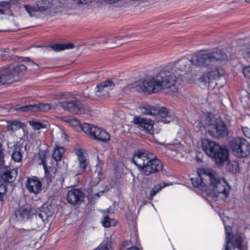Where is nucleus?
<instances>
[{"instance_id":"f257e3e1","label":"nucleus","mask_w":250,"mask_h":250,"mask_svg":"<svg viewBox=\"0 0 250 250\" xmlns=\"http://www.w3.org/2000/svg\"><path fill=\"white\" fill-rule=\"evenodd\" d=\"M179 74H174L168 65L161 70L155 75L139 81L131 85V88L138 92L148 94L157 93L161 90L174 86Z\"/></svg>"},{"instance_id":"f03ea898","label":"nucleus","mask_w":250,"mask_h":250,"mask_svg":"<svg viewBox=\"0 0 250 250\" xmlns=\"http://www.w3.org/2000/svg\"><path fill=\"white\" fill-rule=\"evenodd\" d=\"M227 58L226 53L220 49L209 52H200L192 56L191 63L196 66L212 68Z\"/></svg>"},{"instance_id":"7ed1b4c3","label":"nucleus","mask_w":250,"mask_h":250,"mask_svg":"<svg viewBox=\"0 0 250 250\" xmlns=\"http://www.w3.org/2000/svg\"><path fill=\"white\" fill-rule=\"evenodd\" d=\"M206 128L208 134L214 138L222 139L229 134L225 123L219 118H207Z\"/></svg>"},{"instance_id":"20e7f679","label":"nucleus","mask_w":250,"mask_h":250,"mask_svg":"<svg viewBox=\"0 0 250 250\" xmlns=\"http://www.w3.org/2000/svg\"><path fill=\"white\" fill-rule=\"evenodd\" d=\"M206 177L209 179L208 186L212 188L215 196L225 198L228 197L230 187L224 179L217 177L212 171H211L210 176Z\"/></svg>"},{"instance_id":"39448f33","label":"nucleus","mask_w":250,"mask_h":250,"mask_svg":"<svg viewBox=\"0 0 250 250\" xmlns=\"http://www.w3.org/2000/svg\"><path fill=\"white\" fill-rule=\"evenodd\" d=\"M81 128L90 139L104 143L110 141L109 134L105 130L97 126L84 123L82 125Z\"/></svg>"},{"instance_id":"423d86ee","label":"nucleus","mask_w":250,"mask_h":250,"mask_svg":"<svg viewBox=\"0 0 250 250\" xmlns=\"http://www.w3.org/2000/svg\"><path fill=\"white\" fill-rule=\"evenodd\" d=\"M230 147L234 156L245 158L250 154V144L245 138L235 137L230 141Z\"/></svg>"},{"instance_id":"0eeeda50","label":"nucleus","mask_w":250,"mask_h":250,"mask_svg":"<svg viewBox=\"0 0 250 250\" xmlns=\"http://www.w3.org/2000/svg\"><path fill=\"white\" fill-rule=\"evenodd\" d=\"M163 169V164L155 156L152 155L146 166L142 168V172L146 176L156 173L162 171Z\"/></svg>"},{"instance_id":"6e6552de","label":"nucleus","mask_w":250,"mask_h":250,"mask_svg":"<svg viewBox=\"0 0 250 250\" xmlns=\"http://www.w3.org/2000/svg\"><path fill=\"white\" fill-rule=\"evenodd\" d=\"M59 106L74 114H83L85 112V107L80 101L71 100L60 102Z\"/></svg>"},{"instance_id":"1a4fd4ad","label":"nucleus","mask_w":250,"mask_h":250,"mask_svg":"<svg viewBox=\"0 0 250 250\" xmlns=\"http://www.w3.org/2000/svg\"><path fill=\"white\" fill-rule=\"evenodd\" d=\"M152 154L146 150L139 149L134 153L132 162L142 172V168L146 166Z\"/></svg>"},{"instance_id":"9d476101","label":"nucleus","mask_w":250,"mask_h":250,"mask_svg":"<svg viewBox=\"0 0 250 250\" xmlns=\"http://www.w3.org/2000/svg\"><path fill=\"white\" fill-rule=\"evenodd\" d=\"M51 216V213L47 214L45 210H40L31 218V223L33 229L41 230L45 225V222L47 220L49 216Z\"/></svg>"},{"instance_id":"9b49d317","label":"nucleus","mask_w":250,"mask_h":250,"mask_svg":"<svg viewBox=\"0 0 250 250\" xmlns=\"http://www.w3.org/2000/svg\"><path fill=\"white\" fill-rule=\"evenodd\" d=\"M190 63L191 59L189 60L186 57H183L168 66L171 67L174 74H179L180 77L182 75L181 73L186 72L189 69Z\"/></svg>"},{"instance_id":"f8f14e48","label":"nucleus","mask_w":250,"mask_h":250,"mask_svg":"<svg viewBox=\"0 0 250 250\" xmlns=\"http://www.w3.org/2000/svg\"><path fill=\"white\" fill-rule=\"evenodd\" d=\"M84 193L78 188H72L67 194V202L72 205H80L84 201Z\"/></svg>"},{"instance_id":"ddd939ff","label":"nucleus","mask_w":250,"mask_h":250,"mask_svg":"<svg viewBox=\"0 0 250 250\" xmlns=\"http://www.w3.org/2000/svg\"><path fill=\"white\" fill-rule=\"evenodd\" d=\"M114 83L110 79H107L97 85L95 90L96 95L98 97L108 96L109 91L114 88Z\"/></svg>"},{"instance_id":"4468645a","label":"nucleus","mask_w":250,"mask_h":250,"mask_svg":"<svg viewBox=\"0 0 250 250\" xmlns=\"http://www.w3.org/2000/svg\"><path fill=\"white\" fill-rule=\"evenodd\" d=\"M18 175L17 169H11L10 167L5 166L0 167V178L3 180V183H11L13 182Z\"/></svg>"},{"instance_id":"2eb2a0df","label":"nucleus","mask_w":250,"mask_h":250,"mask_svg":"<svg viewBox=\"0 0 250 250\" xmlns=\"http://www.w3.org/2000/svg\"><path fill=\"white\" fill-rule=\"evenodd\" d=\"M133 123L134 124L138 125L140 127L144 129L149 134L153 135L154 133L153 121L135 116L133 119Z\"/></svg>"},{"instance_id":"dca6fc26","label":"nucleus","mask_w":250,"mask_h":250,"mask_svg":"<svg viewBox=\"0 0 250 250\" xmlns=\"http://www.w3.org/2000/svg\"><path fill=\"white\" fill-rule=\"evenodd\" d=\"M224 74V71L222 67L216 68L214 70L209 71L207 74H204L199 79L200 82L206 84L211 83L212 80L219 79Z\"/></svg>"},{"instance_id":"f3484780","label":"nucleus","mask_w":250,"mask_h":250,"mask_svg":"<svg viewBox=\"0 0 250 250\" xmlns=\"http://www.w3.org/2000/svg\"><path fill=\"white\" fill-rule=\"evenodd\" d=\"M25 187L30 193L37 194L42 191V183L36 176L28 178L25 183Z\"/></svg>"},{"instance_id":"a211bd4d","label":"nucleus","mask_w":250,"mask_h":250,"mask_svg":"<svg viewBox=\"0 0 250 250\" xmlns=\"http://www.w3.org/2000/svg\"><path fill=\"white\" fill-rule=\"evenodd\" d=\"M11 67H3L0 69V86L8 85L16 82Z\"/></svg>"},{"instance_id":"6ab92c4d","label":"nucleus","mask_w":250,"mask_h":250,"mask_svg":"<svg viewBox=\"0 0 250 250\" xmlns=\"http://www.w3.org/2000/svg\"><path fill=\"white\" fill-rule=\"evenodd\" d=\"M229 156V151L228 149L225 147L220 146L219 149L215 151L212 158L214 159L216 165L218 166H222L228 160Z\"/></svg>"},{"instance_id":"aec40b11","label":"nucleus","mask_w":250,"mask_h":250,"mask_svg":"<svg viewBox=\"0 0 250 250\" xmlns=\"http://www.w3.org/2000/svg\"><path fill=\"white\" fill-rule=\"evenodd\" d=\"M220 146L218 144L208 139H204L202 141L203 150L207 155L211 158L214 155L215 151L219 149Z\"/></svg>"},{"instance_id":"412c9836","label":"nucleus","mask_w":250,"mask_h":250,"mask_svg":"<svg viewBox=\"0 0 250 250\" xmlns=\"http://www.w3.org/2000/svg\"><path fill=\"white\" fill-rule=\"evenodd\" d=\"M211 170L209 169H204L201 175H199L197 178L191 179V183L194 187L199 188L202 185L208 187L209 179L206 178L207 176H210Z\"/></svg>"},{"instance_id":"4be33fe9","label":"nucleus","mask_w":250,"mask_h":250,"mask_svg":"<svg viewBox=\"0 0 250 250\" xmlns=\"http://www.w3.org/2000/svg\"><path fill=\"white\" fill-rule=\"evenodd\" d=\"M76 154L78 157V166L80 170L84 172L89 165V160L87 155L84 153L82 149L76 150Z\"/></svg>"},{"instance_id":"5701e85b","label":"nucleus","mask_w":250,"mask_h":250,"mask_svg":"<svg viewBox=\"0 0 250 250\" xmlns=\"http://www.w3.org/2000/svg\"><path fill=\"white\" fill-rule=\"evenodd\" d=\"M11 70L12 71L13 76L17 77L15 78L16 82L19 81L21 77L25 74L27 68L23 64H19L13 67H11Z\"/></svg>"},{"instance_id":"b1692460","label":"nucleus","mask_w":250,"mask_h":250,"mask_svg":"<svg viewBox=\"0 0 250 250\" xmlns=\"http://www.w3.org/2000/svg\"><path fill=\"white\" fill-rule=\"evenodd\" d=\"M242 241L243 240L241 233H239L235 234H233L230 237L229 245L231 244V247L232 248H236L239 250H241L242 248Z\"/></svg>"},{"instance_id":"393cba45","label":"nucleus","mask_w":250,"mask_h":250,"mask_svg":"<svg viewBox=\"0 0 250 250\" xmlns=\"http://www.w3.org/2000/svg\"><path fill=\"white\" fill-rule=\"evenodd\" d=\"M31 211L26 208H22L15 212L17 219L20 221H24L29 218Z\"/></svg>"},{"instance_id":"a878e982","label":"nucleus","mask_w":250,"mask_h":250,"mask_svg":"<svg viewBox=\"0 0 250 250\" xmlns=\"http://www.w3.org/2000/svg\"><path fill=\"white\" fill-rule=\"evenodd\" d=\"M11 60H13V61L15 62H31V63L32 66H35L37 67V68H34L35 69H37L39 67L38 64L31 61L30 59L28 57H19L16 56L11 57L8 55H4L2 59V61Z\"/></svg>"},{"instance_id":"bb28decb","label":"nucleus","mask_w":250,"mask_h":250,"mask_svg":"<svg viewBox=\"0 0 250 250\" xmlns=\"http://www.w3.org/2000/svg\"><path fill=\"white\" fill-rule=\"evenodd\" d=\"M56 2V0H37L36 2L41 12H43L51 8Z\"/></svg>"},{"instance_id":"cd10ccee","label":"nucleus","mask_w":250,"mask_h":250,"mask_svg":"<svg viewBox=\"0 0 250 250\" xmlns=\"http://www.w3.org/2000/svg\"><path fill=\"white\" fill-rule=\"evenodd\" d=\"M140 111L142 114L146 115H156L157 112L156 107L150 105H144L139 107Z\"/></svg>"},{"instance_id":"c85d7f7f","label":"nucleus","mask_w":250,"mask_h":250,"mask_svg":"<svg viewBox=\"0 0 250 250\" xmlns=\"http://www.w3.org/2000/svg\"><path fill=\"white\" fill-rule=\"evenodd\" d=\"M65 149L63 147L56 145L53 154V159L57 162L62 160Z\"/></svg>"},{"instance_id":"c756f323","label":"nucleus","mask_w":250,"mask_h":250,"mask_svg":"<svg viewBox=\"0 0 250 250\" xmlns=\"http://www.w3.org/2000/svg\"><path fill=\"white\" fill-rule=\"evenodd\" d=\"M74 47V45L72 43H56L51 46L52 49L56 52L61 51L65 49H72Z\"/></svg>"},{"instance_id":"7c9ffc66","label":"nucleus","mask_w":250,"mask_h":250,"mask_svg":"<svg viewBox=\"0 0 250 250\" xmlns=\"http://www.w3.org/2000/svg\"><path fill=\"white\" fill-rule=\"evenodd\" d=\"M226 170L232 173H236L239 171V165L236 161L229 162L226 167Z\"/></svg>"},{"instance_id":"2f4dec72","label":"nucleus","mask_w":250,"mask_h":250,"mask_svg":"<svg viewBox=\"0 0 250 250\" xmlns=\"http://www.w3.org/2000/svg\"><path fill=\"white\" fill-rule=\"evenodd\" d=\"M24 8L30 17L34 16L36 12H41L40 7L38 6L37 3L36 5L30 4L24 5Z\"/></svg>"},{"instance_id":"473e14b6","label":"nucleus","mask_w":250,"mask_h":250,"mask_svg":"<svg viewBox=\"0 0 250 250\" xmlns=\"http://www.w3.org/2000/svg\"><path fill=\"white\" fill-rule=\"evenodd\" d=\"M21 127V123L17 121H14L8 123L7 125V128L8 130L14 131L20 129Z\"/></svg>"},{"instance_id":"72a5a7b5","label":"nucleus","mask_w":250,"mask_h":250,"mask_svg":"<svg viewBox=\"0 0 250 250\" xmlns=\"http://www.w3.org/2000/svg\"><path fill=\"white\" fill-rule=\"evenodd\" d=\"M22 157V155L21 153V148H20L19 147H15L12 155V159L15 162H19L21 161Z\"/></svg>"},{"instance_id":"f704fd0d","label":"nucleus","mask_w":250,"mask_h":250,"mask_svg":"<svg viewBox=\"0 0 250 250\" xmlns=\"http://www.w3.org/2000/svg\"><path fill=\"white\" fill-rule=\"evenodd\" d=\"M137 243L136 239L132 238L130 240H125L123 241L120 246V250H126L130 247L132 244H136Z\"/></svg>"},{"instance_id":"c9c22d12","label":"nucleus","mask_w":250,"mask_h":250,"mask_svg":"<svg viewBox=\"0 0 250 250\" xmlns=\"http://www.w3.org/2000/svg\"><path fill=\"white\" fill-rule=\"evenodd\" d=\"M29 124L32 128L37 130H39L42 128H45L47 127V125L40 122H36L34 121H30L29 122Z\"/></svg>"},{"instance_id":"e433bc0d","label":"nucleus","mask_w":250,"mask_h":250,"mask_svg":"<svg viewBox=\"0 0 250 250\" xmlns=\"http://www.w3.org/2000/svg\"><path fill=\"white\" fill-rule=\"evenodd\" d=\"M37 109L36 112L38 111L42 112H47L51 108V106L49 104L39 103L35 104Z\"/></svg>"},{"instance_id":"4c0bfd02","label":"nucleus","mask_w":250,"mask_h":250,"mask_svg":"<svg viewBox=\"0 0 250 250\" xmlns=\"http://www.w3.org/2000/svg\"><path fill=\"white\" fill-rule=\"evenodd\" d=\"M7 192V188L6 185L3 183V180L0 178V201H4V196Z\"/></svg>"},{"instance_id":"58836bf2","label":"nucleus","mask_w":250,"mask_h":250,"mask_svg":"<svg viewBox=\"0 0 250 250\" xmlns=\"http://www.w3.org/2000/svg\"><path fill=\"white\" fill-rule=\"evenodd\" d=\"M163 188V187L160 186L159 185H157L154 186L149 192V194L147 196V198L149 200H152L154 196L156 195V194L161 190Z\"/></svg>"},{"instance_id":"ea45409f","label":"nucleus","mask_w":250,"mask_h":250,"mask_svg":"<svg viewBox=\"0 0 250 250\" xmlns=\"http://www.w3.org/2000/svg\"><path fill=\"white\" fill-rule=\"evenodd\" d=\"M37 109L35 104H29L22 106L18 108V110L22 112L33 111L36 112Z\"/></svg>"},{"instance_id":"a19ab883","label":"nucleus","mask_w":250,"mask_h":250,"mask_svg":"<svg viewBox=\"0 0 250 250\" xmlns=\"http://www.w3.org/2000/svg\"><path fill=\"white\" fill-rule=\"evenodd\" d=\"M38 157L41 161V164L43 166L44 170H46L47 164L46 162V152L45 151H40L38 153Z\"/></svg>"},{"instance_id":"79ce46f5","label":"nucleus","mask_w":250,"mask_h":250,"mask_svg":"<svg viewBox=\"0 0 250 250\" xmlns=\"http://www.w3.org/2000/svg\"><path fill=\"white\" fill-rule=\"evenodd\" d=\"M156 110L157 112L156 113V115H159L162 118H166L167 117L168 114V109L164 107H161L160 108H157Z\"/></svg>"},{"instance_id":"37998d69","label":"nucleus","mask_w":250,"mask_h":250,"mask_svg":"<svg viewBox=\"0 0 250 250\" xmlns=\"http://www.w3.org/2000/svg\"><path fill=\"white\" fill-rule=\"evenodd\" d=\"M242 55L244 58H246L250 60V44H247L242 48Z\"/></svg>"},{"instance_id":"c03bdc74","label":"nucleus","mask_w":250,"mask_h":250,"mask_svg":"<svg viewBox=\"0 0 250 250\" xmlns=\"http://www.w3.org/2000/svg\"><path fill=\"white\" fill-rule=\"evenodd\" d=\"M112 37H114L113 40H108V42L111 43V45L110 46V48H114L116 47L117 46H119L121 44V43H119V44H116V42L117 40H123L125 37L124 36H112Z\"/></svg>"},{"instance_id":"a18cd8bd","label":"nucleus","mask_w":250,"mask_h":250,"mask_svg":"<svg viewBox=\"0 0 250 250\" xmlns=\"http://www.w3.org/2000/svg\"><path fill=\"white\" fill-rule=\"evenodd\" d=\"M231 228L229 226L225 227L226 231V244H229L230 241V237L231 234L230 233Z\"/></svg>"},{"instance_id":"49530a36","label":"nucleus","mask_w":250,"mask_h":250,"mask_svg":"<svg viewBox=\"0 0 250 250\" xmlns=\"http://www.w3.org/2000/svg\"><path fill=\"white\" fill-rule=\"evenodd\" d=\"M46 170H44L45 172V178L44 179L46 180L47 183L48 184L52 182V178L53 176L50 174L49 170L47 168V167H46Z\"/></svg>"},{"instance_id":"de8ad7c7","label":"nucleus","mask_w":250,"mask_h":250,"mask_svg":"<svg viewBox=\"0 0 250 250\" xmlns=\"http://www.w3.org/2000/svg\"><path fill=\"white\" fill-rule=\"evenodd\" d=\"M102 222L104 227L108 228L111 226L110 218L108 216H105Z\"/></svg>"},{"instance_id":"09e8293b","label":"nucleus","mask_w":250,"mask_h":250,"mask_svg":"<svg viewBox=\"0 0 250 250\" xmlns=\"http://www.w3.org/2000/svg\"><path fill=\"white\" fill-rule=\"evenodd\" d=\"M114 37L112 36H108L105 38L100 39L99 41H97L98 43H104L106 44L108 43V40H113Z\"/></svg>"},{"instance_id":"8fccbe9b","label":"nucleus","mask_w":250,"mask_h":250,"mask_svg":"<svg viewBox=\"0 0 250 250\" xmlns=\"http://www.w3.org/2000/svg\"><path fill=\"white\" fill-rule=\"evenodd\" d=\"M244 76L247 79H250V66L245 67L243 69Z\"/></svg>"},{"instance_id":"3c124183","label":"nucleus","mask_w":250,"mask_h":250,"mask_svg":"<svg viewBox=\"0 0 250 250\" xmlns=\"http://www.w3.org/2000/svg\"><path fill=\"white\" fill-rule=\"evenodd\" d=\"M5 148L2 144L0 143V160L4 162V157L5 156Z\"/></svg>"},{"instance_id":"603ef678","label":"nucleus","mask_w":250,"mask_h":250,"mask_svg":"<svg viewBox=\"0 0 250 250\" xmlns=\"http://www.w3.org/2000/svg\"><path fill=\"white\" fill-rule=\"evenodd\" d=\"M0 6L4 9V11L6 9H8L10 7L9 3L6 1H3L0 2Z\"/></svg>"},{"instance_id":"864d4df0","label":"nucleus","mask_w":250,"mask_h":250,"mask_svg":"<svg viewBox=\"0 0 250 250\" xmlns=\"http://www.w3.org/2000/svg\"><path fill=\"white\" fill-rule=\"evenodd\" d=\"M242 131L246 137L250 139V128L248 127H242Z\"/></svg>"},{"instance_id":"5fc2aeb1","label":"nucleus","mask_w":250,"mask_h":250,"mask_svg":"<svg viewBox=\"0 0 250 250\" xmlns=\"http://www.w3.org/2000/svg\"><path fill=\"white\" fill-rule=\"evenodd\" d=\"M95 172L97 173V175L99 176L102 174V170L100 165L97 166Z\"/></svg>"},{"instance_id":"6e6d98bb","label":"nucleus","mask_w":250,"mask_h":250,"mask_svg":"<svg viewBox=\"0 0 250 250\" xmlns=\"http://www.w3.org/2000/svg\"><path fill=\"white\" fill-rule=\"evenodd\" d=\"M79 3L86 4L92 1L93 0H76Z\"/></svg>"},{"instance_id":"4d7b16f0","label":"nucleus","mask_w":250,"mask_h":250,"mask_svg":"<svg viewBox=\"0 0 250 250\" xmlns=\"http://www.w3.org/2000/svg\"><path fill=\"white\" fill-rule=\"evenodd\" d=\"M135 244H132L126 250H139V249L135 246Z\"/></svg>"},{"instance_id":"13d9d810","label":"nucleus","mask_w":250,"mask_h":250,"mask_svg":"<svg viewBox=\"0 0 250 250\" xmlns=\"http://www.w3.org/2000/svg\"><path fill=\"white\" fill-rule=\"evenodd\" d=\"M103 194H104V192L103 191H100V192H99L98 193H95L94 195V198L96 199L98 198H99V197H100L101 195H103Z\"/></svg>"},{"instance_id":"bf43d9fd","label":"nucleus","mask_w":250,"mask_h":250,"mask_svg":"<svg viewBox=\"0 0 250 250\" xmlns=\"http://www.w3.org/2000/svg\"><path fill=\"white\" fill-rule=\"evenodd\" d=\"M104 1L109 3H113L119 1L120 0H103Z\"/></svg>"},{"instance_id":"052dcab7","label":"nucleus","mask_w":250,"mask_h":250,"mask_svg":"<svg viewBox=\"0 0 250 250\" xmlns=\"http://www.w3.org/2000/svg\"><path fill=\"white\" fill-rule=\"evenodd\" d=\"M229 244H227L226 245V248L225 250H234V249L232 248L231 247L229 246Z\"/></svg>"},{"instance_id":"680f3d73","label":"nucleus","mask_w":250,"mask_h":250,"mask_svg":"<svg viewBox=\"0 0 250 250\" xmlns=\"http://www.w3.org/2000/svg\"><path fill=\"white\" fill-rule=\"evenodd\" d=\"M4 13V9L0 6V14H3Z\"/></svg>"},{"instance_id":"e2e57ef3","label":"nucleus","mask_w":250,"mask_h":250,"mask_svg":"<svg viewBox=\"0 0 250 250\" xmlns=\"http://www.w3.org/2000/svg\"><path fill=\"white\" fill-rule=\"evenodd\" d=\"M163 122L165 124H167L170 122V120H167V119H165L163 120Z\"/></svg>"},{"instance_id":"0e129e2a","label":"nucleus","mask_w":250,"mask_h":250,"mask_svg":"<svg viewBox=\"0 0 250 250\" xmlns=\"http://www.w3.org/2000/svg\"><path fill=\"white\" fill-rule=\"evenodd\" d=\"M87 75L90 77H91L93 75H95V73L93 72H90L87 74Z\"/></svg>"},{"instance_id":"69168bd1","label":"nucleus","mask_w":250,"mask_h":250,"mask_svg":"<svg viewBox=\"0 0 250 250\" xmlns=\"http://www.w3.org/2000/svg\"><path fill=\"white\" fill-rule=\"evenodd\" d=\"M94 79V80H95V79H96V77H95H95H94L93 78H92V79H91V81H93Z\"/></svg>"},{"instance_id":"338daca9","label":"nucleus","mask_w":250,"mask_h":250,"mask_svg":"<svg viewBox=\"0 0 250 250\" xmlns=\"http://www.w3.org/2000/svg\"><path fill=\"white\" fill-rule=\"evenodd\" d=\"M246 1L248 2H250V0H246Z\"/></svg>"},{"instance_id":"774afa93","label":"nucleus","mask_w":250,"mask_h":250,"mask_svg":"<svg viewBox=\"0 0 250 250\" xmlns=\"http://www.w3.org/2000/svg\"><path fill=\"white\" fill-rule=\"evenodd\" d=\"M2 162H3V161H1V160H0V164L1 163H2Z\"/></svg>"}]
</instances>
